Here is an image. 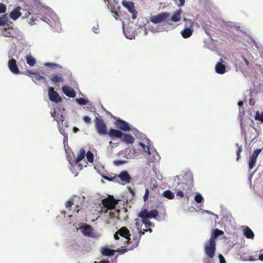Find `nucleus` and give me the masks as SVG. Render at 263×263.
Masks as SVG:
<instances>
[{"label":"nucleus","mask_w":263,"mask_h":263,"mask_svg":"<svg viewBox=\"0 0 263 263\" xmlns=\"http://www.w3.org/2000/svg\"><path fill=\"white\" fill-rule=\"evenodd\" d=\"M183 21L185 22V28L181 31L180 33L183 38L187 39L193 34L195 22L186 18H184Z\"/></svg>","instance_id":"f257e3e1"},{"label":"nucleus","mask_w":263,"mask_h":263,"mask_svg":"<svg viewBox=\"0 0 263 263\" xmlns=\"http://www.w3.org/2000/svg\"><path fill=\"white\" fill-rule=\"evenodd\" d=\"M102 203L103 205L102 211L103 210V208L106 209L105 213H107L108 210H113L115 208L116 205L118 203V200H116L113 196L108 195L107 198L102 199Z\"/></svg>","instance_id":"f03ea898"},{"label":"nucleus","mask_w":263,"mask_h":263,"mask_svg":"<svg viewBox=\"0 0 263 263\" xmlns=\"http://www.w3.org/2000/svg\"><path fill=\"white\" fill-rule=\"evenodd\" d=\"M95 127L99 134L101 135L107 134L106 125L101 118L96 117L95 119Z\"/></svg>","instance_id":"7ed1b4c3"},{"label":"nucleus","mask_w":263,"mask_h":263,"mask_svg":"<svg viewBox=\"0 0 263 263\" xmlns=\"http://www.w3.org/2000/svg\"><path fill=\"white\" fill-rule=\"evenodd\" d=\"M204 251L209 257L213 258L216 251V242L212 240L208 241L204 246Z\"/></svg>","instance_id":"20e7f679"},{"label":"nucleus","mask_w":263,"mask_h":263,"mask_svg":"<svg viewBox=\"0 0 263 263\" xmlns=\"http://www.w3.org/2000/svg\"><path fill=\"white\" fill-rule=\"evenodd\" d=\"M158 215V212L157 210L148 211L147 210L144 209L139 214V217L142 219L155 218Z\"/></svg>","instance_id":"39448f33"},{"label":"nucleus","mask_w":263,"mask_h":263,"mask_svg":"<svg viewBox=\"0 0 263 263\" xmlns=\"http://www.w3.org/2000/svg\"><path fill=\"white\" fill-rule=\"evenodd\" d=\"M261 148H257L255 149L253 154L249 157V162H248V165H249V171L251 170L254 168L255 166L256 162H257V158L259 155V154L261 153Z\"/></svg>","instance_id":"423d86ee"},{"label":"nucleus","mask_w":263,"mask_h":263,"mask_svg":"<svg viewBox=\"0 0 263 263\" xmlns=\"http://www.w3.org/2000/svg\"><path fill=\"white\" fill-rule=\"evenodd\" d=\"M170 15L169 12H164L151 17V21L154 24L160 23L166 20Z\"/></svg>","instance_id":"0eeeda50"},{"label":"nucleus","mask_w":263,"mask_h":263,"mask_svg":"<svg viewBox=\"0 0 263 263\" xmlns=\"http://www.w3.org/2000/svg\"><path fill=\"white\" fill-rule=\"evenodd\" d=\"M122 5L125 7L132 14V18L135 20L137 18V11L135 9L134 4L132 1H123Z\"/></svg>","instance_id":"6e6552de"},{"label":"nucleus","mask_w":263,"mask_h":263,"mask_svg":"<svg viewBox=\"0 0 263 263\" xmlns=\"http://www.w3.org/2000/svg\"><path fill=\"white\" fill-rule=\"evenodd\" d=\"M126 239L125 243H126V247L128 248L129 250H133L137 247L140 242V237H136L135 236H134L133 239L129 237Z\"/></svg>","instance_id":"1a4fd4ad"},{"label":"nucleus","mask_w":263,"mask_h":263,"mask_svg":"<svg viewBox=\"0 0 263 263\" xmlns=\"http://www.w3.org/2000/svg\"><path fill=\"white\" fill-rule=\"evenodd\" d=\"M119 235L125 238L126 239L130 237V233L129 230L125 227L120 228L114 235V238L116 240L119 239Z\"/></svg>","instance_id":"9d476101"},{"label":"nucleus","mask_w":263,"mask_h":263,"mask_svg":"<svg viewBox=\"0 0 263 263\" xmlns=\"http://www.w3.org/2000/svg\"><path fill=\"white\" fill-rule=\"evenodd\" d=\"M116 126L122 131L129 132L131 128L128 124L125 121L118 119L116 121Z\"/></svg>","instance_id":"9b49d317"},{"label":"nucleus","mask_w":263,"mask_h":263,"mask_svg":"<svg viewBox=\"0 0 263 263\" xmlns=\"http://www.w3.org/2000/svg\"><path fill=\"white\" fill-rule=\"evenodd\" d=\"M48 96L49 99L55 103L61 101V98L58 92L54 91L53 87H50L48 89Z\"/></svg>","instance_id":"f8f14e48"},{"label":"nucleus","mask_w":263,"mask_h":263,"mask_svg":"<svg viewBox=\"0 0 263 263\" xmlns=\"http://www.w3.org/2000/svg\"><path fill=\"white\" fill-rule=\"evenodd\" d=\"M241 229L242 230L243 235L248 239H253L254 238L255 235L253 231L248 226H242Z\"/></svg>","instance_id":"ddd939ff"},{"label":"nucleus","mask_w":263,"mask_h":263,"mask_svg":"<svg viewBox=\"0 0 263 263\" xmlns=\"http://www.w3.org/2000/svg\"><path fill=\"white\" fill-rule=\"evenodd\" d=\"M62 91L67 97L74 98L76 93L74 89L68 85H64L62 87Z\"/></svg>","instance_id":"4468645a"},{"label":"nucleus","mask_w":263,"mask_h":263,"mask_svg":"<svg viewBox=\"0 0 263 263\" xmlns=\"http://www.w3.org/2000/svg\"><path fill=\"white\" fill-rule=\"evenodd\" d=\"M8 67L10 70L14 74H18L19 69L18 68L16 61L14 59H12L8 61Z\"/></svg>","instance_id":"2eb2a0df"},{"label":"nucleus","mask_w":263,"mask_h":263,"mask_svg":"<svg viewBox=\"0 0 263 263\" xmlns=\"http://www.w3.org/2000/svg\"><path fill=\"white\" fill-rule=\"evenodd\" d=\"M118 177L125 183H129L131 180V177L127 171L121 172Z\"/></svg>","instance_id":"dca6fc26"},{"label":"nucleus","mask_w":263,"mask_h":263,"mask_svg":"<svg viewBox=\"0 0 263 263\" xmlns=\"http://www.w3.org/2000/svg\"><path fill=\"white\" fill-rule=\"evenodd\" d=\"M120 138L122 142L126 144H133L135 142V138L130 134L123 133V135Z\"/></svg>","instance_id":"f3484780"},{"label":"nucleus","mask_w":263,"mask_h":263,"mask_svg":"<svg viewBox=\"0 0 263 263\" xmlns=\"http://www.w3.org/2000/svg\"><path fill=\"white\" fill-rule=\"evenodd\" d=\"M108 135L112 139L120 138L123 135V133L120 130L111 128L109 130Z\"/></svg>","instance_id":"a211bd4d"},{"label":"nucleus","mask_w":263,"mask_h":263,"mask_svg":"<svg viewBox=\"0 0 263 263\" xmlns=\"http://www.w3.org/2000/svg\"><path fill=\"white\" fill-rule=\"evenodd\" d=\"M29 73L32 75L31 76V78L34 83H37V82L40 80L43 81V82L44 83L47 82L45 78L41 76L39 73L31 72L30 71H29Z\"/></svg>","instance_id":"6ab92c4d"},{"label":"nucleus","mask_w":263,"mask_h":263,"mask_svg":"<svg viewBox=\"0 0 263 263\" xmlns=\"http://www.w3.org/2000/svg\"><path fill=\"white\" fill-rule=\"evenodd\" d=\"M215 71L217 73L222 74L226 72L225 66L221 62H218L215 67Z\"/></svg>","instance_id":"aec40b11"},{"label":"nucleus","mask_w":263,"mask_h":263,"mask_svg":"<svg viewBox=\"0 0 263 263\" xmlns=\"http://www.w3.org/2000/svg\"><path fill=\"white\" fill-rule=\"evenodd\" d=\"M20 7H17L15 8L10 13V17L13 20H17L21 15Z\"/></svg>","instance_id":"412c9836"},{"label":"nucleus","mask_w":263,"mask_h":263,"mask_svg":"<svg viewBox=\"0 0 263 263\" xmlns=\"http://www.w3.org/2000/svg\"><path fill=\"white\" fill-rule=\"evenodd\" d=\"M181 12L182 10L181 9L177 10L171 16V21L174 22H178L180 21Z\"/></svg>","instance_id":"4be33fe9"},{"label":"nucleus","mask_w":263,"mask_h":263,"mask_svg":"<svg viewBox=\"0 0 263 263\" xmlns=\"http://www.w3.org/2000/svg\"><path fill=\"white\" fill-rule=\"evenodd\" d=\"M178 187L183 191H185L186 193L190 192L192 190L191 185L184 182H181L180 183H179Z\"/></svg>","instance_id":"5701e85b"},{"label":"nucleus","mask_w":263,"mask_h":263,"mask_svg":"<svg viewBox=\"0 0 263 263\" xmlns=\"http://www.w3.org/2000/svg\"><path fill=\"white\" fill-rule=\"evenodd\" d=\"M50 80L54 83H62L64 82V79L62 74H52Z\"/></svg>","instance_id":"b1692460"},{"label":"nucleus","mask_w":263,"mask_h":263,"mask_svg":"<svg viewBox=\"0 0 263 263\" xmlns=\"http://www.w3.org/2000/svg\"><path fill=\"white\" fill-rule=\"evenodd\" d=\"M115 251L107 247L102 248L101 253L104 256H113L115 254Z\"/></svg>","instance_id":"393cba45"},{"label":"nucleus","mask_w":263,"mask_h":263,"mask_svg":"<svg viewBox=\"0 0 263 263\" xmlns=\"http://www.w3.org/2000/svg\"><path fill=\"white\" fill-rule=\"evenodd\" d=\"M222 234H223V232L222 231L216 229L213 231L210 240H212L215 241L217 237Z\"/></svg>","instance_id":"a878e982"},{"label":"nucleus","mask_w":263,"mask_h":263,"mask_svg":"<svg viewBox=\"0 0 263 263\" xmlns=\"http://www.w3.org/2000/svg\"><path fill=\"white\" fill-rule=\"evenodd\" d=\"M85 156V151L83 149L80 151L77 157L74 159V162L76 164L79 163Z\"/></svg>","instance_id":"bb28decb"},{"label":"nucleus","mask_w":263,"mask_h":263,"mask_svg":"<svg viewBox=\"0 0 263 263\" xmlns=\"http://www.w3.org/2000/svg\"><path fill=\"white\" fill-rule=\"evenodd\" d=\"M92 233V228L90 225L86 226L83 230L85 236H91Z\"/></svg>","instance_id":"cd10ccee"},{"label":"nucleus","mask_w":263,"mask_h":263,"mask_svg":"<svg viewBox=\"0 0 263 263\" xmlns=\"http://www.w3.org/2000/svg\"><path fill=\"white\" fill-rule=\"evenodd\" d=\"M27 64L30 66H33L35 64V59L31 55H27L26 57Z\"/></svg>","instance_id":"c85d7f7f"},{"label":"nucleus","mask_w":263,"mask_h":263,"mask_svg":"<svg viewBox=\"0 0 263 263\" xmlns=\"http://www.w3.org/2000/svg\"><path fill=\"white\" fill-rule=\"evenodd\" d=\"M163 195L168 199H173L174 198V194L170 190H167L163 193Z\"/></svg>","instance_id":"c756f323"},{"label":"nucleus","mask_w":263,"mask_h":263,"mask_svg":"<svg viewBox=\"0 0 263 263\" xmlns=\"http://www.w3.org/2000/svg\"><path fill=\"white\" fill-rule=\"evenodd\" d=\"M59 128L60 133L64 136V142L65 143L66 141H67L68 140V134L66 132H65L64 129L60 127V125H59Z\"/></svg>","instance_id":"7c9ffc66"},{"label":"nucleus","mask_w":263,"mask_h":263,"mask_svg":"<svg viewBox=\"0 0 263 263\" xmlns=\"http://www.w3.org/2000/svg\"><path fill=\"white\" fill-rule=\"evenodd\" d=\"M140 145L143 148V150L148 155H151V147L149 146H145L144 144L142 142L140 143Z\"/></svg>","instance_id":"2f4dec72"},{"label":"nucleus","mask_w":263,"mask_h":263,"mask_svg":"<svg viewBox=\"0 0 263 263\" xmlns=\"http://www.w3.org/2000/svg\"><path fill=\"white\" fill-rule=\"evenodd\" d=\"M45 66L47 67H49L52 69H55V68H61V67L59 65L55 64V63H45Z\"/></svg>","instance_id":"473e14b6"},{"label":"nucleus","mask_w":263,"mask_h":263,"mask_svg":"<svg viewBox=\"0 0 263 263\" xmlns=\"http://www.w3.org/2000/svg\"><path fill=\"white\" fill-rule=\"evenodd\" d=\"M255 119L256 120L260 121L263 123V112H259L257 111L255 116Z\"/></svg>","instance_id":"72a5a7b5"},{"label":"nucleus","mask_w":263,"mask_h":263,"mask_svg":"<svg viewBox=\"0 0 263 263\" xmlns=\"http://www.w3.org/2000/svg\"><path fill=\"white\" fill-rule=\"evenodd\" d=\"M39 20L36 18H34L33 16H31V17L28 18V22L29 24L30 25H35L36 24V22H38Z\"/></svg>","instance_id":"f704fd0d"},{"label":"nucleus","mask_w":263,"mask_h":263,"mask_svg":"<svg viewBox=\"0 0 263 263\" xmlns=\"http://www.w3.org/2000/svg\"><path fill=\"white\" fill-rule=\"evenodd\" d=\"M85 155L86 156V158H87L88 161H89L90 163H92L93 161V154L91 152L88 151V152H87L86 154H85Z\"/></svg>","instance_id":"c9c22d12"},{"label":"nucleus","mask_w":263,"mask_h":263,"mask_svg":"<svg viewBox=\"0 0 263 263\" xmlns=\"http://www.w3.org/2000/svg\"><path fill=\"white\" fill-rule=\"evenodd\" d=\"M194 199L196 202L199 203L203 202L204 200L201 195L199 193H198L195 195Z\"/></svg>","instance_id":"e433bc0d"},{"label":"nucleus","mask_w":263,"mask_h":263,"mask_svg":"<svg viewBox=\"0 0 263 263\" xmlns=\"http://www.w3.org/2000/svg\"><path fill=\"white\" fill-rule=\"evenodd\" d=\"M76 101H77V102L79 104L81 105H85L88 103V101L86 100L85 99L83 98H77L76 99Z\"/></svg>","instance_id":"4c0bfd02"},{"label":"nucleus","mask_w":263,"mask_h":263,"mask_svg":"<svg viewBox=\"0 0 263 263\" xmlns=\"http://www.w3.org/2000/svg\"><path fill=\"white\" fill-rule=\"evenodd\" d=\"M176 194L177 196H179L180 198H183L184 196L183 191L178 187L176 189Z\"/></svg>","instance_id":"58836bf2"},{"label":"nucleus","mask_w":263,"mask_h":263,"mask_svg":"<svg viewBox=\"0 0 263 263\" xmlns=\"http://www.w3.org/2000/svg\"><path fill=\"white\" fill-rule=\"evenodd\" d=\"M73 204V199L70 198L66 202L65 205L67 208H71Z\"/></svg>","instance_id":"ea45409f"},{"label":"nucleus","mask_w":263,"mask_h":263,"mask_svg":"<svg viewBox=\"0 0 263 263\" xmlns=\"http://www.w3.org/2000/svg\"><path fill=\"white\" fill-rule=\"evenodd\" d=\"M58 116H59V115ZM64 119H65V117L62 114H61V115H60V116L58 117V118H56L55 120L57 121V123L59 125H60V122H61L62 124H63V122L64 121Z\"/></svg>","instance_id":"a19ab883"},{"label":"nucleus","mask_w":263,"mask_h":263,"mask_svg":"<svg viewBox=\"0 0 263 263\" xmlns=\"http://www.w3.org/2000/svg\"><path fill=\"white\" fill-rule=\"evenodd\" d=\"M142 222L145 225V227L146 228L152 226V222L147 219H142Z\"/></svg>","instance_id":"79ce46f5"},{"label":"nucleus","mask_w":263,"mask_h":263,"mask_svg":"<svg viewBox=\"0 0 263 263\" xmlns=\"http://www.w3.org/2000/svg\"><path fill=\"white\" fill-rule=\"evenodd\" d=\"M242 151V148L241 146H238L237 149L236 151V155H237V160H239L240 158V153Z\"/></svg>","instance_id":"37998d69"},{"label":"nucleus","mask_w":263,"mask_h":263,"mask_svg":"<svg viewBox=\"0 0 263 263\" xmlns=\"http://www.w3.org/2000/svg\"><path fill=\"white\" fill-rule=\"evenodd\" d=\"M6 6L2 3H0V13H4L6 11Z\"/></svg>","instance_id":"c03bdc74"},{"label":"nucleus","mask_w":263,"mask_h":263,"mask_svg":"<svg viewBox=\"0 0 263 263\" xmlns=\"http://www.w3.org/2000/svg\"><path fill=\"white\" fill-rule=\"evenodd\" d=\"M128 251H129L127 247L126 248H124L122 247L121 249H120L117 250L118 252L120 253L121 254H124L125 252H127Z\"/></svg>","instance_id":"a18cd8bd"},{"label":"nucleus","mask_w":263,"mask_h":263,"mask_svg":"<svg viewBox=\"0 0 263 263\" xmlns=\"http://www.w3.org/2000/svg\"><path fill=\"white\" fill-rule=\"evenodd\" d=\"M148 195H149V190H148V189H147L145 190V194L143 196V200L144 201H146L147 200Z\"/></svg>","instance_id":"49530a36"},{"label":"nucleus","mask_w":263,"mask_h":263,"mask_svg":"<svg viewBox=\"0 0 263 263\" xmlns=\"http://www.w3.org/2000/svg\"><path fill=\"white\" fill-rule=\"evenodd\" d=\"M83 120L87 124H90L91 122V118L88 116H84Z\"/></svg>","instance_id":"de8ad7c7"},{"label":"nucleus","mask_w":263,"mask_h":263,"mask_svg":"<svg viewBox=\"0 0 263 263\" xmlns=\"http://www.w3.org/2000/svg\"><path fill=\"white\" fill-rule=\"evenodd\" d=\"M218 257H219L220 263H226L225 259L221 254H219L218 255Z\"/></svg>","instance_id":"09e8293b"},{"label":"nucleus","mask_w":263,"mask_h":263,"mask_svg":"<svg viewBox=\"0 0 263 263\" xmlns=\"http://www.w3.org/2000/svg\"><path fill=\"white\" fill-rule=\"evenodd\" d=\"M6 20L4 17H0V26L4 25L6 23Z\"/></svg>","instance_id":"8fccbe9b"},{"label":"nucleus","mask_w":263,"mask_h":263,"mask_svg":"<svg viewBox=\"0 0 263 263\" xmlns=\"http://www.w3.org/2000/svg\"><path fill=\"white\" fill-rule=\"evenodd\" d=\"M147 230H145L143 231H140L139 232V235H135L136 237H140V239L141 238V236L144 234L145 232H147Z\"/></svg>","instance_id":"3c124183"},{"label":"nucleus","mask_w":263,"mask_h":263,"mask_svg":"<svg viewBox=\"0 0 263 263\" xmlns=\"http://www.w3.org/2000/svg\"><path fill=\"white\" fill-rule=\"evenodd\" d=\"M231 31L233 30H236L237 31H241L240 30H239V28H240V27L239 26H236L235 25H231Z\"/></svg>","instance_id":"603ef678"},{"label":"nucleus","mask_w":263,"mask_h":263,"mask_svg":"<svg viewBox=\"0 0 263 263\" xmlns=\"http://www.w3.org/2000/svg\"><path fill=\"white\" fill-rule=\"evenodd\" d=\"M124 163V161L122 160H116L114 162V164L116 165H121Z\"/></svg>","instance_id":"864d4df0"},{"label":"nucleus","mask_w":263,"mask_h":263,"mask_svg":"<svg viewBox=\"0 0 263 263\" xmlns=\"http://www.w3.org/2000/svg\"><path fill=\"white\" fill-rule=\"evenodd\" d=\"M51 116H52V117L53 118L54 120H56L57 116H56V112H55V109H53V111L51 112Z\"/></svg>","instance_id":"5fc2aeb1"},{"label":"nucleus","mask_w":263,"mask_h":263,"mask_svg":"<svg viewBox=\"0 0 263 263\" xmlns=\"http://www.w3.org/2000/svg\"><path fill=\"white\" fill-rule=\"evenodd\" d=\"M98 28H99V26H98V25H97V26H94V27H93V28H92L93 31L94 32H95L96 33H97V31L98 30Z\"/></svg>","instance_id":"6e6d98bb"},{"label":"nucleus","mask_w":263,"mask_h":263,"mask_svg":"<svg viewBox=\"0 0 263 263\" xmlns=\"http://www.w3.org/2000/svg\"><path fill=\"white\" fill-rule=\"evenodd\" d=\"M179 4H178L179 6H182L184 5L185 0H179Z\"/></svg>","instance_id":"4d7b16f0"},{"label":"nucleus","mask_w":263,"mask_h":263,"mask_svg":"<svg viewBox=\"0 0 263 263\" xmlns=\"http://www.w3.org/2000/svg\"><path fill=\"white\" fill-rule=\"evenodd\" d=\"M4 30H5V31L6 32H3V35L4 36H10V35H9V34H10V33H9V32H8V33H7V31H7L6 29H4Z\"/></svg>","instance_id":"13d9d810"},{"label":"nucleus","mask_w":263,"mask_h":263,"mask_svg":"<svg viewBox=\"0 0 263 263\" xmlns=\"http://www.w3.org/2000/svg\"><path fill=\"white\" fill-rule=\"evenodd\" d=\"M241 57L242 59H243V60L245 62L247 66H249V61L243 56L241 55Z\"/></svg>","instance_id":"bf43d9fd"},{"label":"nucleus","mask_w":263,"mask_h":263,"mask_svg":"<svg viewBox=\"0 0 263 263\" xmlns=\"http://www.w3.org/2000/svg\"><path fill=\"white\" fill-rule=\"evenodd\" d=\"M94 263H109V261L108 260H102L99 262L95 261Z\"/></svg>","instance_id":"052dcab7"},{"label":"nucleus","mask_w":263,"mask_h":263,"mask_svg":"<svg viewBox=\"0 0 263 263\" xmlns=\"http://www.w3.org/2000/svg\"><path fill=\"white\" fill-rule=\"evenodd\" d=\"M258 259L263 261V253L259 255Z\"/></svg>","instance_id":"680f3d73"},{"label":"nucleus","mask_w":263,"mask_h":263,"mask_svg":"<svg viewBox=\"0 0 263 263\" xmlns=\"http://www.w3.org/2000/svg\"><path fill=\"white\" fill-rule=\"evenodd\" d=\"M119 16V14H118V12L116 11V12H115V15H114V16H115V18H116V20H117V19H118V17Z\"/></svg>","instance_id":"e2e57ef3"},{"label":"nucleus","mask_w":263,"mask_h":263,"mask_svg":"<svg viewBox=\"0 0 263 263\" xmlns=\"http://www.w3.org/2000/svg\"><path fill=\"white\" fill-rule=\"evenodd\" d=\"M79 208V206L78 205H77V207L76 208L74 209V211L77 212V213H78L79 211H80V209L78 208Z\"/></svg>","instance_id":"0e129e2a"},{"label":"nucleus","mask_w":263,"mask_h":263,"mask_svg":"<svg viewBox=\"0 0 263 263\" xmlns=\"http://www.w3.org/2000/svg\"><path fill=\"white\" fill-rule=\"evenodd\" d=\"M79 130V128H78L77 127H74L73 128V132H74V133H77V132H78Z\"/></svg>","instance_id":"69168bd1"},{"label":"nucleus","mask_w":263,"mask_h":263,"mask_svg":"<svg viewBox=\"0 0 263 263\" xmlns=\"http://www.w3.org/2000/svg\"><path fill=\"white\" fill-rule=\"evenodd\" d=\"M109 215H110V216L111 217H114L115 216V214L112 212L110 211L109 212Z\"/></svg>","instance_id":"338daca9"},{"label":"nucleus","mask_w":263,"mask_h":263,"mask_svg":"<svg viewBox=\"0 0 263 263\" xmlns=\"http://www.w3.org/2000/svg\"><path fill=\"white\" fill-rule=\"evenodd\" d=\"M104 178L107 180H109V181L111 180V179L108 177H104Z\"/></svg>","instance_id":"774afa93"}]
</instances>
